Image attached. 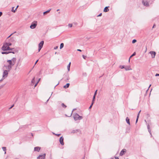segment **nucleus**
Returning a JSON list of instances; mask_svg holds the SVG:
<instances>
[{
	"label": "nucleus",
	"mask_w": 159,
	"mask_h": 159,
	"mask_svg": "<svg viewBox=\"0 0 159 159\" xmlns=\"http://www.w3.org/2000/svg\"><path fill=\"white\" fill-rule=\"evenodd\" d=\"M16 61V58H13L11 60H8L5 63L3 67V70H7L10 71L12 66H13L15 63Z\"/></svg>",
	"instance_id": "obj_1"
},
{
	"label": "nucleus",
	"mask_w": 159,
	"mask_h": 159,
	"mask_svg": "<svg viewBox=\"0 0 159 159\" xmlns=\"http://www.w3.org/2000/svg\"><path fill=\"white\" fill-rule=\"evenodd\" d=\"M11 45V43H6L4 44L2 47V49L3 51L11 50L12 49L9 46Z\"/></svg>",
	"instance_id": "obj_2"
},
{
	"label": "nucleus",
	"mask_w": 159,
	"mask_h": 159,
	"mask_svg": "<svg viewBox=\"0 0 159 159\" xmlns=\"http://www.w3.org/2000/svg\"><path fill=\"white\" fill-rule=\"evenodd\" d=\"M74 119L77 120H80L82 119V117L80 116L78 114H75L74 116Z\"/></svg>",
	"instance_id": "obj_3"
},
{
	"label": "nucleus",
	"mask_w": 159,
	"mask_h": 159,
	"mask_svg": "<svg viewBox=\"0 0 159 159\" xmlns=\"http://www.w3.org/2000/svg\"><path fill=\"white\" fill-rule=\"evenodd\" d=\"M37 22L36 21H34L33 22L31 25L30 26V28L32 29L35 28L37 25Z\"/></svg>",
	"instance_id": "obj_4"
},
{
	"label": "nucleus",
	"mask_w": 159,
	"mask_h": 159,
	"mask_svg": "<svg viewBox=\"0 0 159 159\" xmlns=\"http://www.w3.org/2000/svg\"><path fill=\"white\" fill-rule=\"evenodd\" d=\"M43 43L44 41H41L40 43L39 44L38 52H39L40 51V50L43 47Z\"/></svg>",
	"instance_id": "obj_5"
},
{
	"label": "nucleus",
	"mask_w": 159,
	"mask_h": 159,
	"mask_svg": "<svg viewBox=\"0 0 159 159\" xmlns=\"http://www.w3.org/2000/svg\"><path fill=\"white\" fill-rule=\"evenodd\" d=\"M4 72L3 74V77H7L8 75V72L9 71L7 70H3Z\"/></svg>",
	"instance_id": "obj_6"
},
{
	"label": "nucleus",
	"mask_w": 159,
	"mask_h": 159,
	"mask_svg": "<svg viewBox=\"0 0 159 159\" xmlns=\"http://www.w3.org/2000/svg\"><path fill=\"white\" fill-rule=\"evenodd\" d=\"M45 154H44L43 155H40L37 158V159H45Z\"/></svg>",
	"instance_id": "obj_7"
},
{
	"label": "nucleus",
	"mask_w": 159,
	"mask_h": 159,
	"mask_svg": "<svg viewBox=\"0 0 159 159\" xmlns=\"http://www.w3.org/2000/svg\"><path fill=\"white\" fill-rule=\"evenodd\" d=\"M63 140H64L63 137L62 136H61L60 138V142L61 144L62 145H63L64 144V142H63Z\"/></svg>",
	"instance_id": "obj_8"
},
{
	"label": "nucleus",
	"mask_w": 159,
	"mask_h": 159,
	"mask_svg": "<svg viewBox=\"0 0 159 159\" xmlns=\"http://www.w3.org/2000/svg\"><path fill=\"white\" fill-rule=\"evenodd\" d=\"M150 53L151 55L152 58H154L156 55V52L154 51H151Z\"/></svg>",
	"instance_id": "obj_9"
},
{
	"label": "nucleus",
	"mask_w": 159,
	"mask_h": 159,
	"mask_svg": "<svg viewBox=\"0 0 159 159\" xmlns=\"http://www.w3.org/2000/svg\"><path fill=\"white\" fill-rule=\"evenodd\" d=\"M126 152V150L125 149H123L120 152V156H122Z\"/></svg>",
	"instance_id": "obj_10"
},
{
	"label": "nucleus",
	"mask_w": 159,
	"mask_h": 159,
	"mask_svg": "<svg viewBox=\"0 0 159 159\" xmlns=\"http://www.w3.org/2000/svg\"><path fill=\"white\" fill-rule=\"evenodd\" d=\"M41 149V148L39 147H35L34 148V150L35 151L39 152Z\"/></svg>",
	"instance_id": "obj_11"
},
{
	"label": "nucleus",
	"mask_w": 159,
	"mask_h": 159,
	"mask_svg": "<svg viewBox=\"0 0 159 159\" xmlns=\"http://www.w3.org/2000/svg\"><path fill=\"white\" fill-rule=\"evenodd\" d=\"M142 2L144 6H148L149 5V3L146 1L145 2H144V1H143Z\"/></svg>",
	"instance_id": "obj_12"
},
{
	"label": "nucleus",
	"mask_w": 159,
	"mask_h": 159,
	"mask_svg": "<svg viewBox=\"0 0 159 159\" xmlns=\"http://www.w3.org/2000/svg\"><path fill=\"white\" fill-rule=\"evenodd\" d=\"M108 7H106L104 8V11H103L104 12H107L109 11V9Z\"/></svg>",
	"instance_id": "obj_13"
},
{
	"label": "nucleus",
	"mask_w": 159,
	"mask_h": 159,
	"mask_svg": "<svg viewBox=\"0 0 159 159\" xmlns=\"http://www.w3.org/2000/svg\"><path fill=\"white\" fill-rule=\"evenodd\" d=\"M124 68L126 70H129L131 69L130 67V66H126Z\"/></svg>",
	"instance_id": "obj_14"
},
{
	"label": "nucleus",
	"mask_w": 159,
	"mask_h": 159,
	"mask_svg": "<svg viewBox=\"0 0 159 159\" xmlns=\"http://www.w3.org/2000/svg\"><path fill=\"white\" fill-rule=\"evenodd\" d=\"M126 122H127V123L129 125H130V122H129V119L128 117H127L126 118Z\"/></svg>",
	"instance_id": "obj_15"
},
{
	"label": "nucleus",
	"mask_w": 159,
	"mask_h": 159,
	"mask_svg": "<svg viewBox=\"0 0 159 159\" xmlns=\"http://www.w3.org/2000/svg\"><path fill=\"white\" fill-rule=\"evenodd\" d=\"M70 85V84L69 83H67L66 85H64V88H65V89H66L67 88H68L69 87V86Z\"/></svg>",
	"instance_id": "obj_16"
},
{
	"label": "nucleus",
	"mask_w": 159,
	"mask_h": 159,
	"mask_svg": "<svg viewBox=\"0 0 159 159\" xmlns=\"http://www.w3.org/2000/svg\"><path fill=\"white\" fill-rule=\"evenodd\" d=\"M70 64H71V62H70L69 63V64L67 66V69H68V71H70Z\"/></svg>",
	"instance_id": "obj_17"
},
{
	"label": "nucleus",
	"mask_w": 159,
	"mask_h": 159,
	"mask_svg": "<svg viewBox=\"0 0 159 159\" xmlns=\"http://www.w3.org/2000/svg\"><path fill=\"white\" fill-rule=\"evenodd\" d=\"M141 111L140 110L139 111V112L138 114V116H137V119H136V123L138 121V118L139 117V114L140 113V112H141Z\"/></svg>",
	"instance_id": "obj_18"
},
{
	"label": "nucleus",
	"mask_w": 159,
	"mask_h": 159,
	"mask_svg": "<svg viewBox=\"0 0 159 159\" xmlns=\"http://www.w3.org/2000/svg\"><path fill=\"white\" fill-rule=\"evenodd\" d=\"M135 55H136V53H135V52H134L133 53V54L132 55H131L130 56V57H129V61H130V59L133 56H135Z\"/></svg>",
	"instance_id": "obj_19"
},
{
	"label": "nucleus",
	"mask_w": 159,
	"mask_h": 159,
	"mask_svg": "<svg viewBox=\"0 0 159 159\" xmlns=\"http://www.w3.org/2000/svg\"><path fill=\"white\" fill-rule=\"evenodd\" d=\"M51 10V9H49V10H48L44 12L43 13V15H45L46 14L48 13Z\"/></svg>",
	"instance_id": "obj_20"
},
{
	"label": "nucleus",
	"mask_w": 159,
	"mask_h": 159,
	"mask_svg": "<svg viewBox=\"0 0 159 159\" xmlns=\"http://www.w3.org/2000/svg\"><path fill=\"white\" fill-rule=\"evenodd\" d=\"M64 46L63 43H61L60 44V48L61 49L63 48Z\"/></svg>",
	"instance_id": "obj_21"
},
{
	"label": "nucleus",
	"mask_w": 159,
	"mask_h": 159,
	"mask_svg": "<svg viewBox=\"0 0 159 159\" xmlns=\"http://www.w3.org/2000/svg\"><path fill=\"white\" fill-rule=\"evenodd\" d=\"M2 149H3V150L4 151H5V154L6 153V148L5 147H2Z\"/></svg>",
	"instance_id": "obj_22"
},
{
	"label": "nucleus",
	"mask_w": 159,
	"mask_h": 159,
	"mask_svg": "<svg viewBox=\"0 0 159 159\" xmlns=\"http://www.w3.org/2000/svg\"><path fill=\"white\" fill-rule=\"evenodd\" d=\"M61 105L64 108H66V106L64 103H62L61 104Z\"/></svg>",
	"instance_id": "obj_23"
},
{
	"label": "nucleus",
	"mask_w": 159,
	"mask_h": 159,
	"mask_svg": "<svg viewBox=\"0 0 159 159\" xmlns=\"http://www.w3.org/2000/svg\"><path fill=\"white\" fill-rule=\"evenodd\" d=\"M16 10H14V7H13L12 8L11 11H12L15 12Z\"/></svg>",
	"instance_id": "obj_24"
},
{
	"label": "nucleus",
	"mask_w": 159,
	"mask_h": 159,
	"mask_svg": "<svg viewBox=\"0 0 159 159\" xmlns=\"http://www.w3.org/2000/svg\"><path fill=\"white\" fill-rule=\"evenodd\" d=\"M136 42H137V41L136 39H134L133 40V41H132V43H136Z\"/></svg>",
	"instance_id": "obj_25"
},
{
	"label": "nucleus",
	"mask_w": 159,
	"mask_h": 159,
	"mask_svg": "<svg viewBox=\"0 0 159 159\" xmlns=\"http://www.w3.org/2000/svg\"><path fill=\"white\" fill-rule=\"evenodd\" d=\"M93 103L94 102H93V101L91 105L89 107V109H91V107H92V106L93 105Z\"/></svg>",
	"instance_id": "obj_26"
},
{
	"label": "nucleus",
	"mask_w": 159,
	"mask_h": 159,
	"mask_svg": "<svg viewBox=\"0 0 159 159\" xmlns=\"http://www.w3.org/2000/svg\"><path fill=\"white\" fill-rule=\"evenodd\" d=\"M120 68L121 69H123V68H125V67L123 66H120Z\"/></svg>",
	"instance_id": "obj_27"
},
{
	"label": "nucleus",
	"mask_w": 159,
	"mask_h": 159,
	"mask_svg": "<svg viewBox=\"0 0 159 159\" xmlns=\"http://www.w3.org/2000/svg\"><path fill=\"white\" fill-rule=\"evenodd\" d=\"M68 26L70 27H71L72 26V24H69L68 25Z\"/></svg>",
	"instance_id": "obj_28"
},
{
	"label": "nucleus",
	"mask_w": 159,
	"mask_h": 159,
	"mask_svg": "<svg viewBox=\"0 0 159 159\" xmlns=\"http://www.w3.org/2000/svg\"><path fill=\"white\" fill-rule=\"evenodd\" d=\"M82 56H83V58L84 59H85L86 58V56H84V55H83Z\"/></svg>",
	"instance_id": "obj_29"
},
{
	"label": "nucleus",
	"mask_w": 159,
	"mask_h": 159,
	"mask_svg": "<svg viewBox=\"0 0 159 159\" xmlns=\"http://www.w3.org/2000/svg\"><path fill=\"white\" fill-rule=\"evenodd\" d=\"M95 96L96 95H94L93 97V102H94V99L95 98Z\"/></svg>",
	"instance_id": "obj_30"
},
{
	"label": "nucleus",
	"mask_w": 159,
	"mask_h": 159,
	"mask_svg": "<svg viewBox=\"0 0 159 159\" xmlns=\"http://www.w3.org/2000/svg\"><path fill=\"white\" fill-rule=\"evenodd\" d=\"M2 54H7L8 53L7 52H2Z\"/></svg>",
	"instance_id": "obj_31"
},
{
	"label": "nucleus",
	"mask_w": 159,
	"mask_h": 159,
	"mask_svg": "<svg viewBox=\"0 0 159 159\" xmlns=\"http://www.w3.org/2000/svg\"><path fill=\"white\" fill-rule=\"evenodd\" d=\"M97 90L95 91V93H94V95H96V94H97Z\"/></svg>",
	"instance_id": "obj_32"
},
{
	"label": "nucleus",
	"mask_w": 159,
	"mask_h": 159,
	"mask_svg": "<svg viewBox=\"0 0 159 159\" xmlns=\"http://www.w3.org/2000/svg\"><path fill=\"white\" fill-rule=\"evenodd\" d=\"M58 46H56V47H55L54 48V49H57L58 48Z\"/></svg>",
	"instance_id": "obj_33"
},
{
	"label": "nucleus",
	"mask_w": 159,
	"mask_h": 159,
	"mask_svg": "<svg viewBox=\"0 0 159 159\" xmlns=\"http://www.w3.org/2000/svg\"><path fill=\"white\" fill-rule=\"evenodd\" d=\"M34 78L32 80V83H33L34 82Z\"/></svg>",
	"instance_id": "obj_34"
},
{
	"label": "nucleus",
	"mask_w": 159,
	"mask_h": 159,
	"mask_svg": "<svg viewBox=\"0 0 159 159\" xmlns=\"http://www.w3.org/2000/svg\"><path fill=\"white\" fill-rule=\"evenodd\" d=\"M155 76H159V74H156L155 75Z\"/></svg>",
	"instance_id": "obj_35"
},
{
	"label": "nucleus",
	"mask_w": 159,
	"mask_h": 159,
	"mask_svg": "<svg viewBox=\"0 0 159 159\" xmlns=\"http://www.w3.org/2000/svg\"><path fill=\"white\" fill-rule=\"evenodd\" d=\"M102 14L101 13L98 16H102Z\"/></svg>",
	"instance_id": "obj_36"
},
{
	"label": "nucleus",
	"mask_w": 159,
	"mask_h": 159,
	"mask_svg": "<svg viewBox=\"0 0 159 159\" xmlns=\"http://www.w3.org/2000/svg\"><path fill=\"white\" fill-rule=\"evenodd\" d=\"M38 60H37V61H36L35 63V65L38 62Z\"/></svg>",
	"instance_id": "obj_37"
},
{
	"label": "nucleus",
	"mask_w": 159,
	"mask_h": 159,
	"mask_svg": "<svg viewBox=\"0 0 159 159\" xmlns=\"http://www.w3.org/2000/svg\"><path fill=\"white\" fill-rule=\"evenodd\" d=\"M2 13L1 12H0V16L2 15Z\"/></svg>",
	"instance_id": "obj_38"
},
{
	"label": "nucleus",
	"mask_w": 159,
	"mask_h": 159,
	"mask_svg": "<svg viewBox=\"0 0 159 159\" xmlns=\"http://www.w3.org/2000/svg\"><path fill=\"white\" fill-rule=\"evenodd\" d=\"M155 26H156L154 24V25H153V26L152 28H154V27H155Z\"/></svg>",
	"instance_id": "obj_39"
},
{
	"label": "nucleus",
	"mask_w": 159,
	"mask_h": 159,
	"mask_svg": "<svg viewBox=\"0 0 159 159\" xmlns=\"http://www.w3.org/2000/svg\"><path fill=\"white\" fill-rule=\"evenodd\" d=\"M19 6H17L16 9H15V10H16L18 8V7Z\"/></svg>",
	"instance_id": "obj_40"
},
{
	"label": "nucleus",
	"mask_w": 159,
	"mask_h": 159,
	"mask_svg": "<svg viewBox=\"0 0 159 159\" xmlns=\"http://www.w3.org/2000/svg\"><path fill=\"white\" fill-rule=\"evenodd\" d=\"M60 134H56V135H57L58 136H59L60 135Z\"/></svg>",
	"instance_id": "obj_41"
},
{
	"label": "nucleus",
	"mask_w": 159,
	"mask_h": 159,
	"mask_svg": "<svg viewBox=\"0 0 159 159\" xmlns=\"http://www.w3.org/2000/svg\"><path fill=\"white\" fill-rule=\"evenodd\" d=\"M77 50L79 51H80V52H81V50H80V49H78Z\"/></svg>",
	"instance_id": "obj_42"
},
{
	"label": "nucleus",
	"mask_w": 159,
	"mask_h": 159,
	"mask_svg": "<svg viewBox=\"0 0 159 159\" xmlns=\"http://www.w3.org/2000/svg\"><path fill=\"white\" fill-rule=\"evenodd\" d=\"M115 159H119V158L117 157H115Z\"/></svg>",
	"instance_id": "obj_43"
},
{
	"label": "nucleus",
	"mask_w": 159,
	"mask_h": 159,
	"mask_svg": "<svg viewBox=\"0 0 159 159\" xmlns=\"http://www.w3.org/2000/svg\"><path fill=\"white\" fill-rule=\"evenodd\" d=\"M11 35H10V36L8 37V38H9V37L11 36Z\"/></svg>",
	"instance_id": "obj_44"
},
{
	"label": "nucleus",
	"mask_w": 159,
	"mask_h": 159,
	"mask_svg": "<svg viewBox=\"0 0 159 159\" xmlns=\"http://www.w3.org/2000/svg\"><path fill=\"white\" fill-rule=\"evenodd\" d=\"M59 9H58L57 10V11H59Z\"/></svg>",
	"instance_id": "obj_45"
}]
</instances>
